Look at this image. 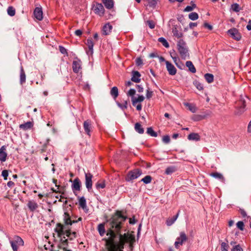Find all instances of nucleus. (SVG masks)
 <instances>
[{
	"label": "nucleus",
	"instance_id": "1",
	"mask_svg": "<svg viewBox=\"0 0 251 251\" xmlns=\"http://www.w3.org/2000/svg\"><path fill=\"white\" fill-rule=\"evenodd\" d=\"M126 219L127 217L123 215L121 211H117L107 220L106 235L108 237L106 243L108 251H123L126 243H128L129 248L132 249L133 244L135 241L134 236L128 233L123 235L120 233L122 225Z\"/></svg>",
	"mask_w": 251,
	"mask_h": 251
},
{
	"label": "nucleus",
	"instance_id": "2",
	"mask_svg": "<svg viewBox=\"0 0 251 251\" xmlns=\"http://www.w3.org/2000/svg\"><path fill=\"white\" fill-rule=\"evenodd\" d=\"M178 52L183 59L189 58V53L186 43L183 40H179L177 43Z\"/></svg>",
	"mask_w": 251,
	"mask_h": 251
},
{
	"label": "nucleus",
	"instance_id": "3",
	"mask_svg": "<svg viewBox=\"0 0 251 251\" xmlns=\"http://www.w3.org/2000/svg\"><path fill=\"white\" fill-rule=\"evenodd\" d=\"M142 174L141 170L138 169L130 171L127 173L125 179L127 182L132 181L133 180L139 177Z\"/></svg>",
	"mask_w": 251,
	"mask_h": 251
},
{
	"label": "nucleus",
	"instance_id": "4",
	"mask_svg": "<svg viewBox=\"0 0 251 251\" xmlns=\"http://www.w3.org/2000/svg\"><path fill=\"white\" fill-rule=\"evenodd\" d=\"M10 243L13 251H18V248L24 245L23 240L18 236H15L13 240L10 241Z\"/></svg>",
	"mask_w": 251,
	"mask_h": 251
},
{
	"label": "nucleus",
	"instance_id": "5",
	"mask_svg": "<svg viewBox=\"0 0 251 251\" xmlns=\"http://www.w3.org/2000/svg\"><path fill=\"white\" fill-rule=\"evenodd\" d=\"M188 240V237L183 231L180 232L179 236L176 238L174 245L176 249H178L180 246H182Z\"/></svg>",
	"mask_w": 251,
	"mask_h": 251
},
{
	"label": "nucleus",
	"instance_id": "6",
	"mask_svg": "<svg viewBox=\"0 0 251 251\" xmlns=\"http://www.w3.org/2000/svg\"><path fill=\"white\" fill-rule=\"evenodd\" d=\"M85 185L88 191L89 192L92 189V177L93 176L90 173H85Z\"/></svg>",
	"mask_w": 251,
	"mask_h": 251
},
{
	"label": "nucleus",
	"instance_id": "7",
	"mask_svg": "<svg viewBox=\"0 0 251 251\" xmlns=\"http://www.w3.org/2000/svg\"><path fill=\"white\" fill-rule=\"evenodd\" d=\"M231 37L237 41L240 40L241 36L238 30L235 28H232L227 31Z\"/></svg>",
	"mask_w": 251,
	"mask_h": 251
},
{
	"label": "nucleus",
	"instance_id": "8",
	"mask_svg": "<svg viewBox=\"0 0 251 251\" xmlns=\"http://www.w3.org/2000/svg\"><path fill=\"white\" fill-rule=\"evenodd\" d=\"M95 14L101 17L104 13V8L101 3H97L93 8Z\"/></svg>",
	"mask_w": 251,
	"mask_h": 251
},
{
	"label": "nucleus",
	"instance_id": "9",
	"mask_svg": "<svg viewBox=\"0 0 251 251\" xmlns=\"http://www.w3.org/2000/svg\"><path fill=\"white\" fill-rule=\"evenodd\" d=\"M83 128L86 134L90 137L92 129L91 121L90 120H87L84 122Z\"/></svg>",
	"mask_w": 251,
	"mask_h": 251
},
{
	"label": "nucleus",
	"instance_id": "10",
	"mask_svg": "<svg viewBox=\"0 0 251 251\" xmlns=\"http://www.w3.org/2000/svg\"><path fill=\"white\" fill-rule=\"evenodd\" d=\"M66 230V229H65V227L64 226L60 223L57 224L54 229L59 237H61L62 236L65 235Z\"/></svg>",
	"mask_w": 251,
	"mask_h": 251
},
{
	"label": "nucleus",
	"instance_id": "11",
	"mask_svg": "<svg viewBox=\"0 0 251 251\" xmlns=\"http://www.w3.org/2000/svg\"><path fill=\"white\" fill-rule=\"evenodd\" d=\"M166 68L169 74L174 75L176 73V69L175 67L169 61H166Z\"/></svg>",
	"mask_w": 251,
	"mask_h": 251
},
{
	"label": "nucleus",
	"instance_id": "12",
	"mask_svg": "<svg viewBox=\"0 0 251 251\" xmlns=\"http://www.w3.org/2000/svg\"><path fill=\"white\" fill-rule=\"evenodd\" d=\"M7 156L6 147L2 146L0 148V161L2 162H5L6 160Z\"/></svg>",
	"mask_w": 251,
	"mask_h": 251
},
{
	"label": "nucleus",
	"instance_id": "13",
	"mask_svg": "<svg viewBox=\"0 0 251 251\" xmlns=\"http://www.w3.org/2000/svg\"><path fill=\"white\" fill-rule=\"evenodd\" d=\"M81 187V182L78 178H75L72 185V188L74 192L79 191Z\"/></svg>",
	"mask_w": 251,
	"mask_h": 251
},
{
	"label": "nucleus",
	"instance_id": "14",
	"mask_svg": "<svg viewBox=\"0 0 251 251\" xmlns=\"http://www.w3.org/2000/svg\"><path fill=\"white\" fill-rule=\"evenodd\" d=\"M34 17L39 21L43 19V11L41 7H36L34 11Z\"/></svg>",
	"mask_w": 251,
	"mask_h": 251
},
{
	"label": "nucleus",
	"instance_id": "15",
	"mask_svg": "<svg viewBox=\"0 0 251 251\" xmlns=\"http://www.w3.org/2000/svg\"><path fill=\"white\" fill-rule=\"evenodd\" d=\"M86 44L88 46L89 50L87 51V54L89 55H92L93 53L94 43L91 38L87 40Z\"/></svg>",
	"mask_w": 251,
	"mask_h": 251
},
{
	"label": "nucleus",
	"instance_id": "16",
	"mask_svg": "<svg viewBox=\"0 0 251 251\" xmlns=\"http://www.w3.org/2000/svg\"><path fill=\"white\" fill-rule=\"evenodd\" d=\"M79 205L86 212L88 211L86 204V201L84 197H81L78 200Z\"/></svg>",
	"mask_w": 251,
	"mask_h": 251
},
{
	"label": "nucleus",
	"instance_id": "17",
	"mask_svg": "<svg viewBox=\"0 0 251 251\" xmlns=\"http://www.w3.org/2000/svg\"><path fill=\"white\" fill-rule=\"evenodd\" d=\"M64 222L66 225H72L73 223H76L77 221L71 220L70 216L67 212H65L64 214Z\"/></svg>",
	"mask_w": 251,
	"mask_h": 251
},
{
	"label": "nucleus",
	"instance_id": "18",
	"mask_svg": "<svg viewBox=\"0 0 251 251\" xmlns=\"http://www.w3.org/2000/svg\"><path fill=\"white\" fill-rule=\"evenodd\" d=\"M81 68V61L80 60L74 61L73 62V71L77 73L79 72Z\"/></svg>",
	"mask_w": 251,
	"mask_h": 251
},
{
	"label": "nucleus",
	"instance_id": "19",
	"mask_svg": "<svg viewBox=\"0 0 251 251\" xmlns=\"http://www.w3.org/2000/svg\"><path fill=\"white\" fill-rule=\"evenodd\" d=\"M141 75L138 71H133L132 72V75L131 80L134 82L139 83L141 81L140 79Z\"/></svg>",
	"mask_w": 251,
	"mask_h": 251
},
{
	"label": "nucleus",
	"instance_id": "20",
	"mask_svg": "<svg viewBox=\"0 0 251 251\" xmlns=\"http://www.w3.org/2000/svg\"><path fill=\"white\" fill-rule=\"evenodd\" d=\"M112 26L109 23L105 24L102 28V33L105 35H108L111 31Z\"/></svg>",
	"mask_w": 251,
	"mask_h": 251
},
{
	"label": "nucleus",
	"instance_id": "21",
	"mask_svg": "<svg viewBox=\"0 0 251 251\" xmlns=\"http://www.w3.org/2000/svg\"><path fill=\"white\" fill-rule=\"evenodd\" d=\"M188 139L189 140L198 141L201 139L200 136L197 133H191L188 136Z\"/></svg>",
	"mask_w": 251,
	"mask_h": 251
},
{
	"label": "nucleus",
	"instance_id": "22",
	"mask_svg": "<svg viewBox=\"0 0 251 251\" xmlns=\"http://www.w3.org/2000/svg\"><path fill=\"white\" fill-rule=\"evenodd\" d=\"M180 211L179 210L177 213L172 218H168L166 221V224L168 226H171L175 222L177 218L178 217L179 213Z\"/></svg>",
	"mask_w": 251,
	"mask_h": 251
},
{
	"label": "nucleus",
	"instance_id": "23",
	"mask_svg": "<svg viewBox=\"0 0 251 251\" xmlns=\"http://www.w3.org/2000/svg\"><path fill=\"white\" fill-rule=\"evenodd\" d=\"M26 80V75L25 72L24 70L23 67H21L20 69V82L21 84H24Z\"/></svg>",
	"mask_w": 251,
	"mask_h": 251
},
{
	"label": "nucleus",
	"instance_id": "24",
	"mask_svg": "<svg viewBox=\"0 0 251 251\" xmlns=\"http://www.w3.org/2000/svg\"><path fill=\"white\" fill-rule=\"evenodd\" d=\"M172 33L173 36L177 38H181L183 35L182 33L178 30L177 27L176 25L172 28Z\"/></svg>",
	"mask_w": 251,
	"mask_h": 251
},
{
	"label": "nucleus",
	"instance_id": "25",
	"mask_svg": "<svg viewBox=\"0 0 251 251\" xmlns=\"http://www.w3.org/2000/svg\"><path fill=\"white\" fill-rule=\"evenodd\" d=\"M110 94L112 97L115 100L119 95L118 88L116 86L113 87L110 90Z\"/></svg>",
	"mask_w": 251,
	"mask_h": 251
},
{
	"label": "nucleus",
	"instance_id": "26",
	"mask_svg": "<svg viewBox=\"0 0 251 251\" xmlns=\"http://www.w3.org/2000/svg\"><path fill=\"white\" fill-rule=\"evenodd\" d=\"M102 2L107 9H111L114 6V1L113 0H102Z\"/></svg>",
	"mask_w": 251,
	"mask_h": 251
},
{
	"label": "nucleus",
	"instance_id": "27",
	"mask_svg": "<svg viewBox=\"0 0 251 251\" xmlns=\"http://www.w3.org/2000/svg\"><path fill=\"white\" fill-rule=\"evenodd\" d=\"M186 66L188 68L189 71L191 73H195L196 72V69L191 61H186Z\"/></svg>",
	"mask_w": 251,
	"mask_h": 251
},
{
	"label": "nucleus",
	"instance_id": "28",
	"mask_svg": "<svg viewBox=\"0 0 251 251\" xmlns=\"http://www.w3.org/2000/svg\"><path fill=\"white\" fill-rule=\"evenodd\" d=\"M28 208L32 211H33L38 208L37 203L33 201H29L27 203Z\"/></svg>",
	"mask_w": 251,
	"mask_h": 251
},
{
	"label": "nucleus",
	"instance_id": "29",
	"mask_svg": "<svg viewBox=\"0 0 251 251\" xmlns=\"http://www.w3.org/2000/svg\"><path fill=\"white\" fill-rule=\"evenodd\" d=\"M145 98L143 95L139 96L138 98L133 97L132 102L133 105L135 106L137 102H140L144 100Z\"/></svg>",
	"mask_w": 251,
	"mask_h": 251
},
{
	"label": "nucleus",
	"instance_id": "30",
	"mask_svg": "<svg viewBox=\"0 0 251 251\" xmlns=\"http://www.w3.org/2000/svg\"><path fill=\"white\" fill-rule=\"evenodd\" d=\"M32 123L30 122H27L25 124L20 125V128L24 130H27L31 128L32 126Z\"/></svg>",
	"mask_w": 251,
	"mask_h": 251
},
{
	"label": "nucleus",
	"instance_id": "31",
	"mask_svg": "<svg viewBox=\"0 0 251 251\" xmlns=\"http://www.w3.org/2000/svg\"><path fill=\"white\" fill-rule=\"evenodd\" d=\"M98 230L100 235L101 236H103L105 233L104 225L103 224H99L98 226Z\"/></svg>",
	"mask_w": 251,
	"mask_h": 251
},
{
	"label": "nucleus",
	"instance_id": "32",
	"mask_svg": "<svg viewBox=\"0 0 251 251\" xmlns=\"http://www.w3.org/2000/svg\"><path fill=\"white\" fill-rule=\"evenodd\" d=\"M65 235L70 238L71 240H73L74 238H75L76 236V232H71L70 230L66 229V234Z\"/></svg>",
	"mask_w": 251,
	"mask_h": 251
},
{
	"label": "nucleus",
	"instance_id": "33",
	"mask_svg": "<svg viewBox=\"0 0 251 251\" xmlns=\"http://www.w3.org/2000/svg\"><path fill=\"white\" fill-rule=\"evenodd\" d=\"M184 105L186 106L188 109L191 111L192 113H195L197 111V108L196 106L194 105H193L191 103L186 102L184 103Z\"/></svg>",
	"mask_w": 251,
	"mask_h": 251
},
{
	"label": "nucleus",
	"instance_id": "34",
	"mask_svg": "<svg viewBox=\"0 0 251 251\" xmlns=\"http://www.w3.org/2000/svg\"><path fill=\"white\" fill-rule=\"evenodd\" d=\"M135 129L136 131L140 134H143L144 132V128L142 127V126L139 123H137L135 125Z\"/></svg>",
	"mask_w": 251,
	"mask_h": 251
},
{
	"label": "nucleus",
	"instance_id": "35",
	"mask_svg": "<svg viewBox=\"0 0 251 251\" xmlns=\"http://www.w3.org/2000/svg\"><path fill=\"white\" fill-rule=\"evenodd\" d=\"M241 8L239 4L237 3L231 4L230 10L235 12H238L241 10Z\"/></svg>",
	"mask_w": 251,
	"mask_h": 251
},
{
	"label": "nucleus",
	"instance_id": "36",
	"mask_svg": "<svg viewBox=\"0 0 251 251\" xmlns=\"http://www.w3.org/2000/svg\"><path fill=\"white\" fill-rule=\"evenodd\" d=\"M204 78L206 81L210 83L213 81L214 80V76L213 75L211 74L207 73L204 75Z\"/></svg>",
	"mask_w": 251,
	"mask_h": 251
},
{
	"label": "nucleus",
	"instance_id": "37",
	"mask_svg": "<svg viewBox=\"0 0 251 251\" xmlns=\"http://www.w3.org/2000/svg\"><path fill=\"white\" fill-rule=\"evenodd\" d=\"M117 104L120 108L124 110L127 108L128 103L126 100H124L123 103L117 102Z\"/></svg>",
	"mask_w": 251,
	"mask_h": 251
},
{
	"label": "nucleus",
	"instance_id": "38",
	"mask_svg": "<svg viewBox=\"0 0 251 251\" xmlns=\"http://www.w3.org/2000/svg\"><path fill=\"white\" fill-rule=\"evenodd\" d=\"M158 42L161 43L165 47L168 48L169 44L167 41L163 37H160L158 39Z\"/></svg>",
	"mask_w": 251,
	"mask_h": 251
},
{
	"label": "nucleus",
	"instance_id": "39",
	"mask_svg": "<svg viewBox=\"0 0 251 251\" xmlns=\"http://www.w3.org/2000/svg\"><path fill=\"white\" fill-rule=\"evenodd\" d=\"M152 177L150 176H146L141 179V181L143 182L145 184L150 183L151 181Z\"/></svg>",
	"mask_w": 251,
	"mask_h": 251
},
{
	"label": "nucleus",
	"instance_id": "40",
	"mask_svg": "<svg viewBox=\"0 0 251 251\" xmlns=\"http://www.w3.org/2000/svg\"><path fill=\"white\" fill-rule=\"evenodd\" d=\"M147 133L152 137H156L157 136V133L153 130L152 127H148Z\"/></svg>",
	"mask_w": 251,
	"mask_h": 251
},
{
	"label": "nucleus",
	"instance_id": "41",
	"mask_svg": "<svg viewBox=\"0 0 251 251\" xmlns=\"http://www.w3.org/2000/svg\"><path fill=\"white\" fill-rule=\"evenodd\" d=\"M147 1L149 7L154 8L156 6L158 0H147Z\"/></svg>",
	"mask_w": 251,
	"mask_h": 251
},
{
	"label": "nucleus",
	"instance_id": "42",
	"mask_svg": "<svg viewBox=\"0 0 251 251\" xmlns=\"http://www.w3.org/2000/svg\"><path fill=\"white\" fill-rule=\"evenodd\" d=\"M199 15L196 12H192L189 14V18L193 21L196 20L198 19Z\"/></svg>",
	"mask_w": 251,
	"mask_h": 251
},
{
	"label": "nucleus",
	"instance_id": "43",
	"mask_svg": "<svg viewBox=\"0 0 251 251\" xmlns=\"http://www.w3.org/2000/svg\"><path fill=\"white\" fill-rule=\"evenodd\" d=\"M7 11L8 14L10 16H13L15 14V9L12 6L8 7Z\"/></svg>",
	"mask_w": 251,
	"mask_h": 251
},
{
	"label": "nucleus",
	"instance_id": "44",
	"mask_svg": "<svg viewBox=\"0 0 251 251\" xmlns=\"http://www.w3.org/2000/svg\"><path fill=\"white\" fill-rule=\"evenodd\" d=\"M211 176H213L216 178L219 179L223 180L224 179V177H223V175L219 173L216 172V173H212L211 174Z\"/></svg>",
	"mask_w": 251,
	"mask_h": 251
},
{
	"label": "nucleus",
	"instance_id": "45",
	"mask_svg": "<svg viewBox=\"0 0 251 251\" xmlns=\"http://www.w3.org/2000/svg\"><path fill=\"white\" fill-rule=\"evenodd\" d=\"M176 171L175 168L174 167H169L166 168L165 170V174L167 175H170Z\"/></svg>",
	"mask_w": 251,
	"mask_h": 251
},
{
	"label": "nucleus",
	"instance_id": "46",
	"mask_svg": "<svg viewBox=\"0 0 251 251\" xmlns=\"http://www.w3.org/2000/svg\"><path fill=\"white\" fill-rule=\"evenodd\" d=\"M96 187L97 189H103L105 187V184L104 182H98L96 184Z\"/></svg>",
	"mask_w": 251,
	"mask_h": 251
},
{
	"label": "nucleus",
	"instance_id": "47",
	"mask_svg": "<svg viewBox=\"0 0 251 251\" xmlns=\"http://www.w3.org/2000/svg\"><path fill=\"white\" fill-rule=\"evenodd\" d=\"M196 7V5L194 3L192 4V6H187L184 10L185 12H190L192 11Z\"/></svg>",
	"mask_w": 251,
	"mask_h": 251
},
{
	"label": "nucleus",
	"instance_id": "48",
	"mask_svg": "<svg viewBox=\"0 0 251 251\" xmlns=\"http://www.w3.org/2000/svg\"><path fill=\"white\" fill-rule=\"evenodd\" d=\"M229 245L225 242H222L221 244V251H228Z\"/></svg>",
	"mask_w": 251,
	"mask_h": 251
},
{
	"label": "nucleus",
	"instance_id": "49",
	"mask_svg": "<svg viewBox=\"0 0 251 251\" xmlns=\"http://www.w3.org/2000/svg\"><path fill=\"white\" fill-rule=\"evenodd\" d=\"M195 86L196 88L199 90H202L203 89V85L198 81H195L194 82Z\"/></svg>",
	"mask_w": 251,
	"mask_h": 251
},
{
	"label": "nucleus",
	"instance_id": "50",
	"mask_svg": "<svg viewBox=\"0 0 251 251\" xmlns=\"http://www.w3.org/2000/svg\"><path fill=\"white\" fill-rule=\"evenodd\" d=\"M237 227L241 231L244 228V224L242 221H239L236 224Z\"/></svg>",
	"mask_w": 251,
	"mask_h": 251
},
{
	"label": "nucleus",
	"instance_id": "51",
	"mask_svg": "<svg viewBox=\"0 0 251 251\" xmlns=\"http://www.w3.org/2000/svg\"><path fill=\"white\" fill-rule=\"evenodd\" d=\"M153 95V92L151 91L149 88L147 90L146 98L148 99H151Z\"/></svg>",
	"mask_w": 251,
	"mask_h": 251
},
{
	"label": "nucleus",
	"instance_id": "52",
	"mask_svg": "<svg viewBox=\"0 0 251 251\" xmlns=\"http://www.w3.org/2000/svg\"><path fill=\"white\" fill-rule=\"evenodd\" d=\"M170 55L171 57L172 58L173 60H174V62L175 63L176 65L179 67V65L177 63V62L179 61V59L178 57H177L176 56H173L172 52H170Z\"/></svg>",
	"mask_w": 251,
	"mask_h": 251
},
{
	"label": "nucleus",
	"instance_id": "53",
	"mask_svg": "<svg viewBox=\"0 0 251 251\" xmlns=\"http://www.w3.org/2000/svg\"><path fill=\"white\" fill-rule=\"evenodd\" d=\"M163 142L165 144H168L170 142V138L168 135H165L163 137Z\"/></svg>",
	"mask_w": 251,
	"mask_h": 251
},
{
	"label": "nucleus",
	"instance_id": "54",
	"mask_svg": "<svg viewBox=\"0 0 251 251\" xmlns=\"http://www.w3.org/2000/svg\"><path fill=\"white\" fill-rule=\"evenodd\" d=\"M147 23L150 28L153 29L155 27V23L153 21L148 20L147 21Z\"/></svg>",
	"mask_w": 251,
	"mask_h": 251
},
{
	"label": "nucleus",
	"instance_id": "55",
	"mask_svg": "<svg viewBox=\"0 0 251 251\" xmlns=\"http://www.w3.org/2000/svg\"><path fill=\"white\" fill-rule=\"evenodd\" d=\"M59 49L60 52L63 54H67V50L63 46H59Z\"/></svg>",
	"mask_w": 251,
	"mask_h": 251
},
{
	"label": "nucleus",
	"instance_id": "56",
	"mask_svg": "<svg viewBox=\"0 0 251 251\" xmlns=\"http://www.w3.org/2000/svg\"><path fill=\"white\" fill-rule=\"evenodd\" d=\"M1 176L4 177V180H7V176H8V171L6 170H4L2 171Z\"/></svg>",
	"mask_w": 251,
	"mask_h": 251
},
{
	"label": "nucleus",
	"instance_id": "57",
	"mask_svg": "<svg viewBox=\"0 0 251 251\" xmlns=\"http://www.w3.org/2000/svg\"><path fill=\"white\" fill-rule=\"evenodd\" d=\"M240 213L241 215H242V216L243 218H247L248 219L250 218L249 216H247L246 211L244 209H240Z\"/></svg>",
	"mask_w": 251,
	"mask_h": 251
},
{
	"label": "nucleus",
	"instance_id": "58",
	"mask_svg": "<svg viewBox=\"0 0 251 251\" xmlns=\"http://www.w3.org/2000/svg\"><path fill=\"white\" fill-rule=\"evenodd\" d=\"M135 63L137 66H141L143 64V61L141 58H137L135 60Z\"/></svg>",
	"mask_w": 251,
	"mask_h": 251
},
{
	"label": "nucleus",
	"instance_id": "59",
	"mask_svg": "<svg viewBox=\"0 0 251 251\" xmlns=\"http://www.w3.org/2000/svg\"><path fill=\"white\" fill-rule=\"evenodd\" d=\"M243 250L240 245H238L235 246L232 250L231 251H242Z\"/></svg>",
	"mask_w": 251,
	"mask_h": 251
},
{
	"label": "nucleus",
	"instance_id": "60",
	"mask_svg": "<svg viewBox=\"0 0 251 251\" xmlns=\"http://www.w3.org/2000/svg\"><path fill=\"white\" fill-rule=\"evenodd\" d=\"M135 90L134 89H130L127 93V95L130 96H133L135 94Z\"/></svg>",
	"mask_w": 251,
	"mask_h": 251
},
{
	"label": "nucleus",
	"instance_id": "61",
	"mask_svg": "<svg viewBox=\"0 0 251 251\" xmlns=\"http://www.w3.org/2000/svg\"><path fill=\"white\" fill-rule=\"evenodd\" d=\"M136 88L138 92L139 93H142L144 91L143 87L141 85H137Z\"/></svg>",
	"mask_w": 251,
	"mask_h": 251
},
{
	"label": "nucleus",
	"instance_id": "62",
	"mask_svg": "<svg viewBox=\"0 0 251 251\" xmlns=\"http://www.w3.org/2000/svg\"><path fill=\"white\" fill-rule=\"evenodd\" d=\"M203 26H204V27L207 28L209 30L212 29V26L210 25L209 24H208L207 23H205L203 25Z\"/></svg>",
	"mask_w": 251,
	"mask_h": 251
},
{
	"label": "nucleus",
	"instance_id": "63",
	"mask_svg": "<svg viewBox=\"0 0 251 251\" xmlns=\"http://www.w3.org/2000/svg\"><path fill=\"white\" fill-rule=\"evenodd\" d=\"M129 223L130 224H131V225H133V224H135L136 220L134 218V217H133L132 218H129Z\"/></svg>",
	"mask_w": 251,
	"mask_h": 251
},
{
	"label": "nucleus",
	"instance_id": "64",
	"mask_svg": "<svg viewBox=\"0 0 251 251\" xmlns=\"http://www.w3.org/2000/svg\"><path fill=\"white\" fill-rule=\"evenodd\" d=\"M75 34L76 35V36H80L81 35L82 33V32L81 30L80 29H77L75 31Z\"/></svg>",
	"mask_w": 251,
	"mask_h": 251
}]
</instances>
